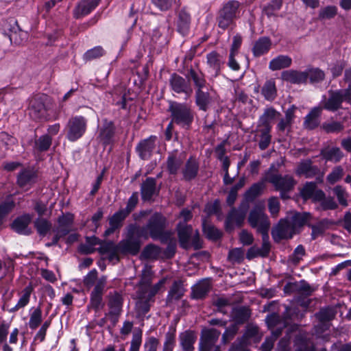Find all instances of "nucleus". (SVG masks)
<instances>
[{
  "label": "nucleus",
  "mask_w": 351,
  "mask_h": 351,
  "mask_svg": "<svg viewBox=\"0 0 351 351\" xmlns=\"http://www.w3.org/2000/svg\"><path fill=\"white\" fill-rule=\"evenodd\" d=\"M251 316V312L250 309L245 306L236 307L232 309L231 313V317L238 324H243L246 322Z\"/></svg>",
  "instance_id": "34"
},
{
  "label": "nucleus",
  "mask_w": 351,
  "mask_h": 351,
  "mask_svg": "<svg viewBox=\"0 0 351 351\" xmlns=\"http://www.w3.org/2000/svg\"><path fill=\"white\" fill-rule=\"evenodd\" d=\"M123 298L117 292L110 293L108 296V306L109 312L106 313V316H110L113 324L117 321L118 317L121 314L122 310Z\"/></svg>",
  "instance_id": "13"
},
{
  "label": "nucleus",
  "mask_w": 351,
  "mask_h": 351,
  "mask_svg": "<svg viewBox=\"0 0 351 351\" xmlns=\"http://www.w3.org/2000/svg\"><path fill=\"white\" fill-rule=\"evenodd\" d=\"M322 108L315 107L306 116L304 122V126L308 130H313L319 124V117L321 115Z\"/></svg>",
  "instance_id": "31"
},
{
  "label": "nucleus",
  "mask_w": 351,
  "mask_h": 351,
  "mask_svg": "<svg viewBox=\"0 0 351 351\" xmlns=\"http://www.w3.org/2000/svg\"><path fill=\"white\" fill-rule=\"evenodd\" d=\"M271 45V40L267 37L260 38L254 44L253 53L255 56H260L267 53Z\"/></svg>",
  "instance_id": "40"
},
{
  "label": "nucleus",
  "mask_w": 351,
  "mask_h": 351,
  "mask_svg": "<svg viewBox=\"0 0 351 351\" xmlns=\"http://www.w3.org/2000/svg\"><path fill=\"white\" fill-rule=\"evenodd\" d=\"M33 291V288L32 286L26 287L21 292V297L17 302V304L14 306L10 312H15L25 307L29 302V298L31 293Z\"/></svg>",
  "instance_id": "46"
},
{
  "label": "nucleus",
  "mask_w": 351,
  "mask_h": 351,
  "mask_svg": "<svg viewBox=\"0 0 351 351\" xmlns=\"http://www.w3.org/2000/svg\"><path fill=\"white\" fill-rule=\"evenodd\" d=\"M128 215L121 209L116 212L112 216L109 217V228L105 231L104 236L107 237L114 233L117 230L121 228L123 222Z\"/></svg>",
  "instance_id": "21"
},
{
  "label": "nucleus",
  "mask_w": 351,
  "mask_h": 351,
  "mask_svg": "<svg viewBox=\"0 0 351 351\" xmlns=\"http://www.w3.org/2000/svg\"><path fill=\"white\" fill-rule=\"evenodd\" d=\"M49 108V98L45 95H36L29 101L28 113L34 120H43L47 119Z\"/></svg>",
  "instance_id": "4"
},
{
  "label": "nucleus",
  "mask_w": 351,
  "mask_h": 351,
  "mask_svg": "<svg viewBox=\"0 0 351 351\" xmlns=\"http://www.w3.org/2000/svg\"><path fill=\"white\" fill-rule=\"evenodd\" d=\"M199 171V163L194 158H190L186 162L183 169L182 174L184 179L186 180H191L194 179Z\"/></svg>",
  "instance_id": "30"
},
{
  "label": "nucleus",
  "mask_w": 351,
  "mask_h": 351,
  "mask_svg": "<svg viewBox=\"0 0 351 351\" xmlns=\"http://www.w3.org/2000/svg\"><path fill=\"white\" fill-rule=\"evenodd\" d=\"M306 254L303 245H299L293 251V254L289 257V262L294 265H297Z\"/></svg>",
  "instance_id": "61"
},
{
  "label": "nucleus",
  "mask_w": 351,
  "mask_h": 351,
  "mask_svg": "<svg viewBox=\"0 0 351 351\" xmlns=\"http://www.w3.org/2000/svg\"><path fill=\"white\" fill-rule=\"evenodd\" d=\"M265 188L263 182L253 184L250 189L245 193V197L247 200H252L256 196L260 195Z\"/></svg>",
  "instance_id": "59"
},
{
  "label": "nucleus",
  "mask_w": 351,
  "mask_h": 351,
  "mask_svg": "<svg viewBox=\"0 0 351 351\" xmlns=\"http://www.w3.org/2000/svg\"><path fill=\"white\" fill-rule=\"evenodd\" d=\"M145 297L141 295V293H137L138 300L136 302V308L139 315H144L149 311V302L152 298H149L147 293Z\"/></svg>",
  "instance_id": "50"
},
{
  "label": "nucleus",
  "mask_w": 351,
  "mask_h": 351,
  "mask_svg": "<svg viewBox=\"0 0 351 351\" xmlns=\"http://www.w3.org/2000/svg\"><path fill=\"white\" fill-rule=\"evenodd\" d=\"M152 275L151 267L147 265L145 266L142 271L141 280L138 282L137 290V293H141L142 297L145 296V293L147 292L151 286Z\"/></svg>",
  "instance_id": "24"
},
{
  "label": "nucleus",
  "mask_w": 351,
  "mask_h": 351,
  "mask_svg": "<svg viewBox=\"0 0 351 351\" xmlns=\"http://www.w3.org/2000/svg\"><path fill=\"white\" fill-rule=\"evenodd\" d=\"M337 14V8L335 5H328L322 8L319 11L318 19L319 20L330 19Z\"/></svg>",
  "instance_id": "55"
},
{
  "label": "nucleus",
  "mask_w": 351,
  "mask_h": 351,
  "mask_svg": "<svg viewBox=\"0 0 351 351\" xmlns=\"http://www.w3.org/2000/svg\"><path fill=\"white\" fill-rule=\"evenodd\" d=\"M300 193L305 199H312L315 201H319L325 197L324 193L322 190L317 189L316 184L313 182H306Z\"/></svg>",
  "instance_id": "17"
},
{
  "label": "nucleus",
  "mask_w": 351,
  "mask_h": 351,
  "mask_svg": "<svg viewBox=\"0 0 351 351\" xmlns=\"http://www.w3.org/2000/svg\"><path fill=\"white\" fill-rule=\"evenodd\" d=\"M166 226V219L160 213H154L149 219L146 226L141 228L146 231L147 238L151 237L153 239H162L164 229Z\"/></svg>",
  "instance_id": "5"
},
{
  "label": "nucleus",
  "mask_w": 351,
  "mask_h": 351,
  "mask_svg": "<svg viewBox=\"0 0 351 351\" xmlns=\"http://www.w3.org/2000/svg\"><path fill=\"white\" fill-rule=\"evenodd\" d=\"M335 315V311L332 308L326 307L322 308L315 316L319 321V324L315 326L316 333L319 335L330 327L329 322Z\"/></svg>",
  "instance_id": "11"
},
{
  "label": "nucleus",
  "mask_w": 351,
  "mask_h": 351,
  "mask_svg": "<svg viewBox=\"0 0 351 351\" xmlns=\"http://www.w3.org/2000/svg\"><path fill=\"white\" fill-rule=\"evenodd\" d=\"M285 292L296 291L300 296L308 297L315 289L309 284L304 281L300 282L290 283L285 286Z\"/></svg>",
  "instance_id": "23"
},
{
  "label": "nucleus",
  "mask_w": 351,
  "mask_h": 351,
  "mask_svg": "<svg viewBox=\"0 0 351 351\" xmlns=\"http://www.w3.org/2000/svg\"><path fill=\"white\" fill-rule=\"evenodd\" d=\"M203 231L209 239L217 240L220 238L221 233L215 226L208 224L206 220H204L203 223Z\"/></svg>",
  "instance_id": "54"
},
{
  "label": "nucleus",
  "mask_w": 351,
  "mask_h": 351,
  "mask_svg": "<svg viewBox=\"0 0 351 351\" xmlns=\"http://www.w3.org/2000/svg\"><path fill=\"white\" fill-rule=\"evenodd\" d=\"M210 289V281L207 279L202 280L197 283L192 290V295L193 298L202 299L204 298Z\"/></svg>",
  "instance_id": "36"
},
{
  "label": "nucleus",
  "mask_w": 351,
  "mask_h": 351,
  "mask_svg": "<svg viewBox=\"0 0 351 351\" xmlns=\"http://www.w3.org/2000/svg\"><path fill=\"white\" fill-rule=\"evenodd\" d=\"M34 226L39 234L45 236L51 228V224L44 219H38L34 221Z\"/></svg>",
  "instance_id": "63"
},
{
  "label": "nucleus",
  "mask_w": 351,
  "mask_h": 351,
  "mask_svg": "<svg viewBox=\"0 0 351 351\" xmlns=\"http://www.w3.org/2000/svg\"><path fill=\"white\" fill-rule=\"evenodd\" d=\"M169 85L171 90L178 95L183 94L187 99L193 94V88L190 84L182 76L173 73L169 78Z\"/></svg>",
  "instance_id": "9"
},
{
  "label": "nucleus",
  "mask_w": 351,
  "mask_h": 351,
  "mask_svg": "<svg viewBox=\"0 0 351 351\" xmlns=\"http://www.w3.org/2000/svg\"><path fill=\"white\" fill-rule=\"evenodd\" d=\"M156 183L154 178H149L141 185V195L144 201L150 200L156 192Z\"/></svg>",
  "instance_id": "35"
},
{
  "label": "nucleus",
  "mask_w": 351,
  "mask_h": 351,
  "mask_svg": "<svg viewBox=\"0 0 351 351\" xmlns=\"http://www.w3.org/2000/svg\"><path fill=\"white\" fill-rule=\"evenodd\" d=\"M213 305L217 308V311L226 314V307L231 304V300L225 297H216L213 299Z\"/></svg>",
  "instance_id": "60"
},
{
  "label": "nucleus",
  "mask_w": 351,
  "mask_h": 351,
  "mask_svg": "<svg viewBox=\"0 0 351 351\" xmlns=\"http://www.w3.org/2000/svg\"><path fill=\"white\" fill-rule=\"evenodd\" d=\"M184 293V289L182 284L180 282H174L169 290L167 300L169 302L178 300L183 296Z\"/></svg>",
  "instance_id": "48"
},
{
  "label": "nucleus",
  "mask_w": 351,
  "mask_h": 351,
  "mask_svg": "<svg viewBox=\"0 0 351 351\" xmlns=\"http://www.w3.org/2000/svg\"><path fill=\"white\" fill-rule=\"evenodd\" d=\"M195 99L199 109L206 111L211 100L208 87L206 89L196 90Z\"/></svg>",
  "instance_id": "37"
},
{
  "label": "nucleus",
  "mask_w": 351,
  "mask_h": 351,
  "mask_svg": "<svg viewBox=\"0 0 351 351\" xmlns=\"http://www.w3.org/2000/svg\"><path fill=\"white\" fill-rule=\"evenodd\" d=\"M308 216L306 213H295L287 219L297 232L298 229L306 223Z\"/></svg>",
  "instance_id": "51"
},
{
  "label": "nucleus",
  "mask_w": 351,
  "mask_h": 351,
  "mask_svg": "<svg viewBox=\"0 0 351 351\" xmlns=\"http://www.w3.org/2000/svg\"><path fill=\"white\" fill-rule=\"evenodd\" d=\"M36 182V173L33 169L21 171L17 178V184L24 191H27Z\"/></svg>",
  "instance_id": "16"
},
{
  "label": "nucleus",
  "mask_w": 351,
  "mask_h": 351,
  "mask_svg": "<svg viewBox=\"0 0 351 351\" xmlns=\"http://www.w3.org/2000/svg\"><path fill=\"white\" fill-rule=\"evenodd\" d=\"M178 231L180 245L184 249L189 248L191 247V238L194 234L191 226L179 223Z\"/></svg>",
  "instance_id": "27"
},
{
  "label": "nucleus",
  "mask_w": 351,
  "mask_h": 351,
  "mask_svg": "<svg viewBox=\"0 0 351 351\" xmlns=\"http://www.w3.org/2000/svg\"><path fill=\"white\" fill-rule=\"evenodd\" d=\"M248 222L260 233L268 232L270 228V223L264 212L263 207L256 206L254 208L250 213Z\"/></svg>",
  "instance_id": "7"
},
{
  "label": "nucleus",
  "mask_w": 351,
  "mask_h": 351,
  "mask_svg": "<svg viewBox=\"0 0 351 351\" xmlns=\"http://www.w3.org/2000/svg\"><path fill=\"white\" fill-rule=\"evenodd\" d=\"M239 3L237 1H229L219 10L217 19L219 27L226 29L234 23L239 16Z\"/></svg>",
  "instance_id": "3"
},
{
  "label": "nucleus",
  "mask_w": 351,
  "mask_h": 351,
  "mask_svg": "<svg viewBox=\"0 0 351 351\" xmlns=\"http://www.w3.org/2000/svg\"><path fill=\"white\" fill-rule=\"evenodd\" d=\"M220 331L215 328L206 329L202 331L201 337V350L210 348L215 346L220 336Z\"/></svg>",
  "instance_id": "18"
},
{
  "label": "nucleus",
  "mask_w": 351,
  "mask_h": 351,
  "mask_svg": "<svg viewBox=\"0 0 351 351\" xmlns=\"http://www.w3.org/2000/svg\"><path fill=\"white\" fill-rule=\"evenodd\" d=\"M332 191L334 194L336 195L339 204L343 206H346L348 205V194L345 188L341 185H337L334 187Z\"/></svg>",
  "instance_id": "64"
},
{
  "label": "nucleus",
  "mask_w": 351,
  "mask_h": 351,
  "mask_svg": "<svg viewBox=\"0 0 351 351\" xmlns=\"http://www.w3.org/2000/svg\"><path fill=\"white\" fill-rule=\"evenodd\" d=\"M101 0H82L74 10L73 14L76 19L88 14L99 3Z\"/></svg>",
  "instance_id": "20"
},
{
  "label": "nucleus",
  "mask_w": 351,
  "mask_h": 351,
  "mask_svg": "<svg viewBox=\"0 0 351 351\" xmlns=\"http://www.w3.org/2000/svg\"><path fill=\"white\" fill-rule=\"evenodd\" d=\"M261 93L265 99L268 101H273L277 95V90L274 80H269L265 82L261 89Z\"/></svg>",
  "instance_id": "42"
},
{
  "label": "nucleus",
  "mask_w": 351,
  "mask_h": 351,
  "mask_svg": "<svg viewBox=\"0 0 351 351\" xmlns=\"http://www.w3.org/2000/svg\"><path fill=\"white\" fill-rule=\"evenodd\" d=\"M169 111L171 112V121L184 128H189L193 121V112L186 104L170 101Z\"/></svg>",
  "instance_id": "2"
},
{
  "label": "nucleus",
  "mask_w": 351,
  "mask_h": 351,
  "mask_svg": "<svg viewBox=\"0 0 351 351\" xmlns=\"http://www.w3.org/2000/svg\"><path fill=\"white\" fill-rule=\"evenodd\" d=\"M125 237L117 245L112 242H108L103 245L100 250L101 252H108V258L110 261L119 260V254L136 255L141 249L140 238L147 239V234L144 230L136 224H130L126 228Z\"/></svg>",
  "instance_id": "1"
},
{
  "label": "nucleus",
  "mask_w": 351,
  "mask_h": 351,
  "mask_svg": "<svg viewBox=\"0 0 351 351\" xmlns=\"http://www.w3.org/2000/svg\"><path fill=\"white\" fill-rule=\"evenodd\" d=\"M86 119L82 116L69 119L66 125V137L70 141H75L81 138L86 130Z\"/></svg>",
  "instance_id": "8"
},
{
  "label": "nucleus",
  "mask_w": 351,
  "mask_h": 351,
  "mask_svg": "<svg viewBox=\"0 0 351 351\" xmlns=\"http://www.w3.org/2000/svg\"><path fill=\"white\" fill-rule=\"evenodd\" d=\"M344 175L343 168L339 165L335 167L326 177V181L330 184H334L341 180Z\"/></svg>",
  "instance_id": "53"
},
{
  "label": "nucleus",
  "mask_w": 351,
  "mask_h": 351,
  "mask_svg": "<svg viewBox=\"0 0 351 351\" xmlns=\"http://www.w3.org/2000/svg\"><path fill=\"white\" fill-rule=\"evenodd\" d=\"M277 114L276 110L273 108H267L265 110L264 113L260 117L258 128H267L271 127L270 123L275 119Z\"/></svg>",
  "instance_id": "47"
},
{
  "label": "nucleus",
  "mask_w": 351,
  "mask_h": 351,
  "mask_svg": "<svg viewBox=\"0 0 351 351\" xmlns=\"http://www.w3.org/2000/svg\"><path fill=\"white\" fill-rule=\"evenodd\" d=\"M271 127L267 128H258L257 132L260 133V141L258 143L259 148L261 150L266 149L271 140V136L270 134Z\"/></svg>",
  "instance_id": "44"
},
{
  "label": "nucleus",
  "mask_w": 351,
  "mask_h": 351,
  "mask_svg": "<svg viewBox=\"0 0 351 351\" xmlns=\"http://www.w3.org/2000/svg\"><path fill=\"white\" fill-rule=\"evenodd\" d=\"M180 345L184 351H193L196 337L191 331H185L180 335Z\"/></svg>",
  "instance_id": "38"
},
{
  "label": "nucleus",
  "mask_w": 351,
  "mask_h": 351,
  "mask_svg": "<svg viewBox=\"0 0 351 351\" xmlns=\"http://www.w3.org/2000/svg\"><path fill=\"white\" fill-rule=\"evenodd\" d=\"M156 140V136H151L138 143L136 150L142 159L147 160L150 158L155 147Z\"/></svg>",
  "instance_id": "19"
},
{
  "label": "nucleus",
  "mask_w": 351,
  "mask_h": 351,
  "mask_svg": "<svg viewBox=\"0 0 351 351\" xmlns=\"http://www.w3.org/2000/svg\"><path fill=\"white\" fill-rule=\"evenodd\" d=\"M322 154L326 160L332 161L335 163L339 162L344 156L341 149L336 147L322 150Z\"/></svg>",
  "instance_id": "41"
},
{
  "label": "nucleus",
  "mask_w": 351,
  "mask_h": 351,
  "mask_svg": "<svg viewBox=\"0 0 351 351\" xmlns=\"http://www.w3.org/2000/svg\"><path fill=\"white\" fill-rule=\"evenodd\" d=\"M281 77L283 80L292 84H305L307 82V73L306 71H285L282 73Z\"/></svg>",
  "instance_id": "25"
},
{
  "label": "nucleus",
  "mask_w": 351,
  "mask_h": 351,
  "mask_svg": "<svg viewBox=\"0 0 351 351\" xmlns=\"http://www.w3.org/2000/svg\"><path fill=\"white\" fill-rule=\"evenodd\" d=\"M189 77L193 81L196 90L206 89L208 88L204 75L202 72H197L193 69H190Z\"/></svg>",
  "instance_id": "43"
},
{
  "label": "nucleus",
  "mask_w": 351,
  "mask_h": 351,
  "mask_svg": "<svg viewBox=\"0 0 351 351\" xmlns=\"http://www.w3.org/2000/svg\"><path fill=\"white\" fill-rule=\"evenodd\" d=\"M244 259V251L241 248H234L229 251L228 260L232 264H239Z\"/></svg>",
  "instance_id": "58"
},
{
  "label": "nucleus",
  "mask_w": 351,
  "mask_h": 351,
  "mask_svg": "<svg viewBox=\"0 0 351 351\" xmlns=\"http://www.w3.org/2000/svg\"><path fill=\"white\" fill-rule=\"evenodd\" d=\"M9 38L11 43L21 45L27 39V33L21 29L16 21H13Z\"/></svg>",
  "instance_id": "32"
},
{
  "label": "nucleus",
  "mask_w": 351,
  "mask_h": 351,
  "mask_svg": "<svg viewBox=\"0 0 351 351\" xmlns=\"http://www.w3.org/2000/svg\"><path fill=\"white\" fill-rule=\"evenodd\" d=\"M296 107L292 106L285 111V118L280 120L277 125V129L280 132H285V130L289 131L291 128L294 118H295V110Z\"/></svg>",
  "instance_id": "33"
},
{
  "label": "nucleus",
  "mask_w": 351,
  "mask_h": 351,
  "mask_svg": "<svg viewBox=\"0 0 351 351\" xmlns=\"http://www.w3.org/2000/svg\"><path fill=\"white\" fill-rule=\"evenodd\" d=\"M206 59L207 64L213 71L214 76H217L220 73L221 66L223 64L222 57L216 51H211L207 54Z\"/></svg>",
  "instance_id": "29"
},
{
  "label": "nucleus",
  "mask_w": 351,
  "mask_h": 351,
  "mask_svg": "<svg viewBox=\"0 0 351 351\" xmlns=\"http://www.w3.org/2000/svg\"><path fill=\"white\" fill-rule=\"evenodd\" d=\"M32 221V217L29 214L17 217L12 224V228L17 233L28 235L31 233L29 224Z\"/></svg>",
  "instance_id": "22"
},
{
  "label": "nucleus",
  "mask_w": 351,
  "mask_h": 351,
  "mask_svg": "<svg viewBox=\"0 0 351 351\" xmlns=\"http://www.w3.org/2000/svg\"><path fill=\"white\" fill-rule=\"evenodd\" d=\"M306 72L307 73V79L309 78L311 83L319 82L325 77L324 73L317 68L308 69L306 70Z\"/></svg>",
  "instance_id": "57"
},
{
  "label": "nucleus",
  "mask_w": 351,
  "mask_h": 351,
  "mask_svg": "<svg viewBox=\"0 0 351 351\" xmlns=\"http://www.w3.org/2000/svg\"><path fill=\"white\" fill-rule=\"evenodd\" d=\"M265 180L271 183L276 190L280 191V195L282 199L287 198L285 193L293 189L295 182L291 176L286 175L282 176L279 174L268 173Z\"/></svg>",
  "instance_id": "6"
},
{
  "label": "nucleus",
  "mask_w": 351,
  "mask_h": 351,
  "mask_svg": "<svg viewBox=\"0 0 351 351\" xmlns=\"http://www.w3.org/2000/svg\"><path fill=\"white\" fill-rule=\"evenodd\" d=\"M297 175L304 176L306 178H316L318 182H322L324 173L321 172L317 166L313 165L311 160H305L300 162L295 171Z\"/></svg>",
  "instance_id": "10"
},
{
  "label": "nucleus",
  "mask_w": 351,
  "mask_h": 351,
  "mask_svg": "<svg viewBox=\"0 0 351 351\" xmlns=\"http://www.w3.org/2000/svg\"><path fill=\"white\" fill-rule=\"evenodd\" d=\"M295 233L296 231L287 219L280 220L271 232L274 239L276 241L291 239Z\"/></svg>",
  "instance_id": "12"
},
{
  "label": "nucleus",
  "mask_w": 351,
  "mask_h": 351,
  "mask_svg": "<svg viewBox=\"0 0 351 351\" xmlns=\"http://www.w3.org/2000/svg\"><path fill=\"white\" fill-rule=\"evenodd\" d=\"M343 101L341 90L329 91V97L327 101L324 103V108L330 111H335L341 108Z\"/></svg>",
  "instance_id": "26"
},
{
  "label": "nucleus",
  "mask_w": 351,
  "mask_h": 351,
  "mask_svg": "<svg viewBox=\"0 0 351 351\" xmlns=\"http://www.w3.org/2000/svg\"><path fill=\"white\" fill-rule=\"evenodd\" d=\"M51 142L52 139L49 135H43L36 141V149L40 152L47 151L50 147Z\"/></svg>",
  "instance_id": "62"
},
{
  "label": "nucleus",
  "mask_w": 351,
  "mask_h": 351,
  "mask_svg": "<svg viewBox=\"0 0 351 351\" xmlns=\"http://www.w3.org/2000/svg\"><path fill=\"white\" fill-rule=\"evenodd\" d=\"M190 15L184 10H181L178 15V29L182 35H185L189 29Z\"/></svg>",
  "instance_id": "45"
},
{
  "label": "nucleus",
  "mask_w": 351,
  "mask_h": 351,
  "mask_svg": "<svg viewBox=\"0 0 351 351\" xmlns=\"http://www.w3.org/2000/svg\"><path fill=\"white\" fill-rule=\"evenodd\" d=\"M322 128L327 133H338L343 130L344 126L341 122L330 121L324 123Z\"/></svg>",
  "instance_id": "56"
},
{
  "label": "nucleus",
  "mask_w": 351,
  "mask_h": 351,
  "mask_svg": "<svg viewBox=\"0 0 351 351\" xmlns=\"http://www.w3.org/2000/svg\"><path fill=\"white\" fill-rule=\"evenodd\" d=\"M291 62L292 60L290 57L280 55L270 61L269 67L272 71L280 70L289 67Z\"/></svg>",
  "instance_id": "39"
},
{
  "label": "nucleus",
  "mask_w": 351,
  "mask_h": 351,
  "mask_svg": "<svg viewBox=\"0 0 351 351\" xmlns=\"http://www.w3.org/2000/svg\"><path fill=\"white\" fill-rule=\"evenodd\" d=\"M107 243L108 242H101L100 239L94 236L87 237L85 243L80 244L79 246V250L86 254H92L95 250H98L101 254H108V252H101L100 250L101 247Z\"/></svg>",
  "instance_id": "15"
},
{
  "label": "nucleus",
  "mask_w": 351,
  "mask_h": 351,
  "mask_svg": "<svg viewBox=\"0 0 351 351\" xmlns=\"http://www.w3.org/2000/svg\"><path fill=\"white\" fill-rule=\"evenodd\" d=\"M245 210L232 208L228 213L226 219V228L232 230L235 226H241L245 218Z\"/></svg>",
  "instance_id": "14"
},
{
  "label": "nucleus",
  "mask_w": 351,
  "mask_h": 351,
  "mask_svg": "<svg viewBox=\"0 0 351 351\" xmlns=\"http://www.w3.org/2000/svg\"><path fill=\"white\" fill-rule=\"evenodd\" d=\"M73 222V215L66 213L58 219V226L56 229L59 237H64L69 233L70 228Z\"/></svg>",
  "instance_id": "28"
},
{
  "label": "nucleus",
  "mask_w": 351,
  "mask_h": 351,
  "mask_svg": "<svg viewBox=\"0 0 351 351\" xmlns=\"http://www.w3.org/2000/svg\"><path fill=\"white\" fill-rule=\"evenodd\" d=\"M182 163V160L176 155L171 154L168 156L167 167L171 174H176Z\"/></svg>",
  "instance_id": "52"
},
{
  "label": "nucleus",
  "mask_w": 351,
  "mask_h": 351,
  "mask_svg": "<svg viewBox=\"0 0 351 351\" xmlns=\"http://www.w3.org/2000/svg\"><path fill=\"white\" fill-rule=\"evenodd\" d=\"M114 125L112 122H106L101 129L99 137L104 144L110 142L114 135Z\"/></svg>",
  "instance_id": "49"
}]
</instances>
